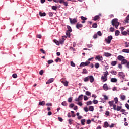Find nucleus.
Here are the masks:
<instances>
[{"label": "nucleus", "instance_id": "f257e3e1", "mask_svg": "<svg viewBox=\"0 0 129 129\" xmlns=\"http://www.w3.org/2000/svg\"><path fill=\"white\" fill-rule=\"evenodd\" d=\"M118 19H114L112 20V25L117 29L118 26H119V22H118Z\"/></svg>", "mask_w": 129, "mask_h": 129}, {"label": "nucleus", "instance_id": "f03ea898", "mask_svg": "<svg viewBox=\"0 0 129 129\" xmlns=\"http://www.w3.org/2000/svg\"><path fill=\"white\" fill-rule=\"evenodd\" d=\"M112 39H113V37L112 35L108 36L107 38L105 39L106 43H107V44H110V43H111V40H112Z\"/></svg>", "mask_w": 129, "mask_h": 129}, {"label": "nucleus", "instance_id": "7ed1b4c3", "mask_svg": "<svg viewBox=\"0 0 129 129\" xmlns=\"http://www.w3.org/2000/svg\"><path fill=\"white\" fill-rule=\"evenodd\" d=\"M118 75L120 78H122L123 79H124V78L125 77V74H124L123 72H119Z\"/></svg>", "mask_w": 129, "mask_h": 129}, {"label": "nucleus", "instance_id": "20e7f679", "mask_svg": "<svg viewBox=\"0 0 129 129\" xmlns=\"http://www.w3.org/2000/svg\"><path fill=\"white\" fill-rule=\"evenodd\" d=\"M82 99H83V95L82 94L79 96L78 98H76L75 99V101H77V102L81 101Z\"/></svg>", "mask_w": 129, "mask_h": 129}, {"label": "nucleus", "instance_id": "39448f33", "mask_svg": "<svg viewBox=\"0 0 129 129\" xmlns=\"http://www.w3.org/2000/svg\"><path fill=\"white\" fill-rule=\"evenodd\" d=\"M90 62L89 61H86L85 62H82L80 64V67H84V66H87V65H89Z\"/></svg>", "mask_w": 129, "mask_h": 129}, {"label": "nucleus", "instance_id": "423d86ee", "mask_svg": "<svg viewBox=\"0 0 129 129\" xmlns=\"http://www.w3.org/2000/svg\"><path fill=\"white\" fill-rule=\"evenodd\" d=\"M69 20L71 24H75V23H77V19L76 18H74L73 19H72L70 18Z\"/></svg>", "mask_w": 129, "mask_h": 129}, {"label": "nucleus", "instance_id": "0eeeda50", "mask_svg": "<svg viewBox=\"0 0 129 129\" xmlns=\"http://www.w3.org/2000/svg\"><path fill=\"white\" fill-rule=\"evenodd\" d=\"M95 60H98V61L100 62L101 61H102V60H103V57H102V56L100 55H97L95 57Z\"/></svg>", "mask_w": 129, "mask_h": 129}, {"label": "nucleus", "instance_id": "6e6552de", "mask_svg": "<svg viewBox=\"0 0 129 129\" xmlns=\"http://www.w3.org/2000/svg\"><path fill=\"white\" fill-rule=\"evenodd\" d=\"M89 80H90L91 83H93L94 82V77H93V76H89Z\"/></svg>", "mask_w": 129, "mask_h": 129}, {"label": "nucleus", "instance_id": "1a4fd4ad", "mask_svg": "<svg viewBox=\"0 0 129 129\" xmlns=\"http://www.w3.org/2000/svg\"><path fill=\"white\" fill-rule=\"evenodd\" d=\"M103 89L104 90H105V91H107V90H108L109 88H108V86H107V84H105L103 85Z\"/></svg>", "mask_w": 129, "mask_h": 129}, {"label": "nucleus", "instance_id": "9d476101", "mask_svg": "<svg viewBox=\"0 0 129 129\" xmlns=\"http://www.w3.org/2000/svg\"><path fill=\"white\" fill-rule=\"evenodd\" d=\"M54 81V78H51L48 80L47 82H46V84H50V83H52Z\"/></svg>", "mask_w": 129, "mask_h": 129}, {"label": "nucleus", "instance_id": "9b49d317", "mask_svg": "<svg viewBox=\"0 0 129 129\" xmlns=\"http://www.w3.org/2000/svg\"><path fill=\"white\" fill-rule=\"evenodd\" d=\"M117 59L119 60V61H122L124 59V57H123L122 55H119L117 57Z\"/></svg>", "mask_w": 129, "mask_h": 129}, {"label": "nucleus", "instance_id": "f8f14e48", "mask_svg": "<svg viewBox=\"0 0 129 129\" xmlns=\"http://www.w3.org/2000/svg\"><path fill=\"white\" fill-rule=\"evenodd\" d=\"M101 80H102L104 82H105V81H107V78H106V77H104L103 76H102L101 78Z\"/></svg>", "mask_w": 129, "mask_h": 129}, {"label": "nucleus", "instance_id": "ddd939ff", "mask_svg": "<svg viewBox=\"0 0 129 129\" xmlns=\"http://www.w3.org/2000/svg\"><path fill=\"white\" fill-rule=\"evenodd\" d=\"M126 63H127V60L124 58L121 61V64H122V65H124V64H126Z\"/></svg>", "mask_w": 129, "mask_h": 129}, {"label": "nucleus", "instance_id": "4468645a", "mask_svg": "<svg viewBox=\"0 0 129 129\" xmlns=\"http://www.w3.org/2000/svg\"><path fill=\"white\" fill-rule=\"evenodd\" d=\"M76 27L77 29H79V28H82V27H83V25L81 24L77 23Z\"/></svg>", "mask_w": 129, "mask_h": 129}, {"label": "nucleus", "instance_id": "2eb2a0df", "mask_svg": "<svg viewBox=\"0 0 129 129\" xmlns=\"http://www.w3.org/2000/svg\"><path fill=\"white\" fill-rule=\"evenodd\" d=\"M101 16V14H99V15H96L94 17V21H97V20H98V19H99V16Z\"/></svg>", "mask_w": 129, "mask_h": 129}, {"label": "nucleus", "instance_id": "dca6fc26", "mask_svg": "<svg viewBox=\"0 0 129 129\" xmlns=\"http://www.w3.org/2000/svg\"><path fill=\"white\" fill-rule=\"evenodd\" d=\"M111 82H117V79L115 78H112L111 79Z\"/></svg>", "mask_w": 129, "mask_h": 129}, {"label": "nucleus", "instance_id": "f3484780", "mask_svg": "<svg viewBox=\"0 0 129 129\" xmlns=\"http://www.w3.org/2000/svg\"><path fill=\"white\" fill-rule=\"evenodd\" d=\"M84 82H88V81H89V76L85 77L84 79Z\"/></svg>", "mask_w": 129, "mask_h": 129}, {"label": "nucleus", "instance_id": "a211bd4d", "mask_svg": "<svg viewBox=\"0 0 129 129\" xmlns=\"http://www.w3.org/2000/svg\"><path fill=\"white\" fill-rule=\"evenodd\" d=\"M45 104H46V102H45V101H42V102H39V105H42V106H44Z\"/></svg>", "mask_w": 129, "mask_h": 129}, {"label": "nucleus", "instance_id": "6ab92c4d", "mask_svg": "<svg viewBox=\"0 0 129 129\" xmlns=\"http://www.w3.org/2000/svg\"><path fill=\"white\" fill-rule=\"evenodd\" d=\"M61 83H62L64 86H68V81H66L65 82L64 81H61Z\"/></svg>", "mask_w": 129, "mask_h": 129}, {"label": "nucleus", "instance_id": "aec40b11", "mask_svg": "<svg viewBox=\"0 0 129 129\" xmlns=\"http://www.w3.org/2000/svg\"><path fill=\"white\" fill-rule=\"evenodd\" d=\"M122 52H123V53H129V49H124L122 50Z\"/></svg>", "mask_w": 129, "mask_h": 129}, {"label": "nucleus", "instance_id": "412c9836", "mask_svg": "<svg viewBox=\"0 0 129 129\" xmlns=\"http://www.w3.org/2000/svg\"><path fill=\"white\" fill-rule=\"evenodd\" d=\"M116 64H117V61H113L111 62V65H112V66H115V65H116Z\"/></svg>", "mask_w": 129, "mask_h": 129}, {"label": "nucleus", "instance_id": "4be33fe9", "mask_svg": "<svg viewBox=\"0 0 129 129\" xmlns=\"http://www.w3.org/2000/svg\"><path fill=\"white\" fill-rule=\"evenodd\" d=\"M103 76H104V77H106L107 78V76L108 75V72L106 71L105 72L103 73Z\"/></svg>", "mask_w": 129, "mask_h": 129}, {"label": "nucleus", "instance_id": "5701e85b", "mask_svg": "<svg viewBox=\"0 0 129 129\" xmlns=\"http://www.w3.org/2000/svg\"><path fill=\"white\" fill-rule=\"evenodd\" d=\"M89 110L90 111H93V110H94V108L93 107V106H90L89 107Z\"/></svg>", "mask_w": 129, "mask_h": 129}, {"label": "nucleus", "instance_id": "b1692460", "mask_svg": "<svg viewBox=\"0 0 129 129\" xmlns=\"http://www.w3.org/2000/svg\"><path fill=\"white\" fill-rule=\"evenodd\" d=\"M39 15L41 17H45L46 16V13L39 12Z\"/></svg>", "mask_w": 129, "mask_h": 129}, {"label": "nucleus", "instance_id": "393cba45", "mask_svg": "<svg viewBox=\"0 0 129 129\" xmlns=\"http://www.w3.org/2000/svg\"><path fill=\"white\" fill-rule=\"evenodd\" d=\"M110 107H111L113 105V103H114V102L113 101H111L108 102Z\"/></svg>", "mask_w": 129, "mask_h": 129}, {"label": "nucleus", "instance_id": "a878e982", "mask_svg": "<svg viewBox=\"0 0 129 129\" xmlns=\"http://www.w3.org/2000/svg\"><path fill=\"white\" fill-rule=\"evenodd\" d=\"M67 28L69 32H72V29H71V27H70V26H67Z\"/></svg>", "mask_w": 129, "mask_h": 129}, {"label": "nucleus", "instance_id": "bb28decb", "mask_svg": "<svg viewBox=\"0 0 129 129\" xmlns=\"http://www.w3.org/2000/svg\"><path fill=\"white\" fill-rule=\"evenodd\" d=\"M111 73L113 75H116V74H117V72L115 71H111Z\"/></svg>", "mask_w": 129, "mask_h": 129}, {"label": "nucleus", "instance_id": "cd10ccee", "mask_svg": "<svg viewBox=\"0 0 129 129\" xmlns=\"http://www.w3.org/2000/svg\"><path fill=\"white\" fill-rule=\"evenodd\" d=\"M82 125H84L85 124V119H83L81 120Z\"/></svg>", "mask_w": 129, "mask_h": 129}, {"label": "nucleus", "instance_id": "c85d7f7f", "mask_svg": "<svg viewBox=\"0 0 129 129\" xmlns=\"http://www.w3.org/2000/svg\"><path fill=\"white\" fill-rule=\"evenodd\" d=\"M116 110H117V111H120V110H121V107L119 106H117V108L116 109Z\"/></svg>", "mask_w": 129, "mask_h": 129}, {"label": "nucleus", "instance_id": "c756f323", "mask_svg": "<svg viewBox=\"0 0 129 129\" xmlns=\"http://www.w3.org/2000/svg\"><path fill=\"white\" fill-rule=\"evenodd\" d=\"M85 94L86 95H87V96H90V95H91V93L89 91H86Z\"/></svg>", "mask_w": 129, "mask_h": 129}, {"label": "nucleus", "instance_id": "7c9ffc66", "mask_svg": "<svg viewBox=\"0 0 129 129\" xmlns=\"http://www.w3.org/2000/svg\"><path fill=\"white\" fill-rule=\"evenodd\" d=\"M92 28H94L95 29H96V28H97V24L96 23H93L92 25Z\"/></svg>", "mask_w": 129, "mask_h": 129}, {"label": "nucleus", "instance_id": "2f4dec72", "mask_svg": "<svg viewBox=\"0 0 129 129\" xmlns=\"http://www.w3.org/2000/svg\"><path fill=\"white\" fill-rule=\"evenodd\" d=\"M114 101L115 104H116L118 102V98H117V97L115 98L114 99Z\"/></svg>", "mask_w": 129, "mask_h": 129}, {"label": "nucleus", "instance_id": "473e14b6", "mask_svg": "<svg viewBox=\"0 0 129 129\" xmlns=\"http://www.w3.org/2000/svg\"><path fill=\"white\" fill-rule=\"evenodd\" d=\"M120 32L119 30H116L115 32V36H119V34H120Z\"/></svg>", "mask_w": 129, "mask_h": 129}, {"label": "nucleus", "instance_id": "72a5a7b5", "mask_svg": "<svg viewBox=\"0 0 129 129\" xmlns=\"http://www.w3.org/2000/svg\"><path fill=\"white\" fill-rule=\"evenodd\" d=\"M54 42L57 44L58 46H59V45H60V42L59 41H58V40H54Z\"/></svg>", "mask_w": 129, "mask_h": 129}, {"label": "nucleus", "instance_id": "f704fd0d", "mask_svg": "<svg viewBox=\"0 0 129 129\" xmlns=\"http://www.w3.org/2000/svg\"><path fill=\"white\" fill-rule=\"evenodd\" d=\"M88 72H87V70L86 69H83V72H82L83 74H85L87 73Z\"/></svg>", "mask_w": 129, "mask_h": 129}, {"label": "nucleus", "instance_id": "c9c22d12", "mask_svg": "<svg viewBox=\"0 0 129 129\" xmlns=\"http://www.w3.org/2000/svg\"><path fill=\"white\" fill-rule=\"evenodd\" d=\"M81 20H82L83 21H86V20H87V18L85 17L84 16H81Z\"/></svg>", "mask_w": 129, "mask_h": 129}, {"label": "nucleus", "instance_id": "e433bc0d", "mask_svg": "<svg viewBox=\"0 0 129 129\" xmlns=\"http://www.w3.org/2000/svg\"><path fill=\"white\" fill-rule=\"evenodd\" d=\"M104 127H106V128L108 127V122H105V123H104Z\"/></svg>", "mask_w": 129, "mask_h": 129}, {"label": "nucleus", "instance_id": "4c0bfd02", "mask_svg": "<svg viewBox=\"0 0 129 129\" xmlns=\"http://www.w3.org/2000/svg\"><path fill=\"white\" fill-rule=\"evenodd\" d=\"M64 41H65V39L64 38H62V40L59 41V44H63V43H64Z\"/></svg>", "mask_w": 129, "mask_h": 129}, {"label": "nucleus", "instance_id": "58836bf2", "mask_svg": "<svg viewBox=\"0 0 129 129\" xmlns=\"http://www.w3.org/2000/svg\"><path fill=\"white\" fill-rule=\"evenodd\" d=\"M87 105H91L92 102L91 101H88L86 103Z\"/></svg>", "mask_w": 129, "mask_h": 129}, {"label": "nucleus", "instance_id": "ea45409f", "mask_svg": "<svg viewBox=\"0 0 129 129\" xmlns=\"http://www.w3.org/2000/svg\"><path fill=\"white\" fill-rule=\"evenodd\" d=\"M93 103H94V104H97L98 103V101H97V100H93Z\"/></svg>", "mask_w": 129, "mask_h": 129}, {"label": "nucleus", "instance_id": "a19ab883", "mask_svg": "<svg viewBox=\"0 0 129 129\" xmlns=\"http://www.w3.org/2000/svg\"><path fill=\"white\" fill-rule=\"evenodd\" d=\"M125 47H126V48H128V47H129V42H125Z\"/></svg>", "mask_w": 129, "mask_h": 129}, {"label": "nucleus", "instance_id": "79ce46f5", "mask_svg": "<svg viewBox=\"0 0 129 129\" xmlns=\"http://www.w3.org/2000/svg\"><path fill=\"white\" fill-rule=\"evenodd\" d=\"M120 98L122 100H124L125 99V96L122 95L121 96Z\"/></svg>", "mask_w": 129, "mask_h": 129}, {"label": "nucleus", "instance_id": "37998d69", "mask_svg": "<svg viewBox=\"0 0 129 129\" xmlns=\"http://www.w3.org/2000/svg\"><path fill=\"white\" fill-rule=\"evenodd\" d=\"M95 68H99V63H96L95 64Z\"/></svg>", "mask_w": 129, "mask_h": 129}, {"label": "nucleus", "instance_id": "c03bdc74", "mask_svg": "<svg viewBox=\"0 0 129 129\" xmlns=\"http://www.w3.org/2000/svg\"><path fill=\"white\" fill-rule=\"evenodd\" d=\"M55 62H61V59L60 58L57 57L55 60Z\"/></svg>", "mask_w": 129, "mask_h": 129}, {"label": "nucleus", "instance_id": "a18cd8bd", "mask_svg": "<svg viewBox=\"0 0 129 129\" xmlns=\"http://www.w3.org/2000/svg\"><path fill=\"white\" fill-rule=\"evenodd\" d=\"M122 34L124 35V36H126L127 34V32L126 31H122Z\"/></svg>", "mask_w": 129, "mask_h": 129}, {"label": "nucleus", "instance_id": "49530a36", "mask_svg": "<svg viewBox=\"0 0 129 129\" xmlns=\"http://www.w3.org/2000/svg\"><path fill=\"white\" fill-rule=\"evenodd\" d=\"M71 66L72 67H75V63L73 61H71Z\"/></svg>", "mask_w": 129, "mask_h": 129}, {"label": "nucleus", "instance_id": "de8ad7c7", "mask_svg": "<svg viewBox=\"0 0 129 129\" xmlns=\"http://www.w3.org/2000/svg\"><path fill=\"white\" fill-rule=\"evenodd\" d=\"M84 110L85 112H88V108L87 107L84 108Z\"/></svg>", "mask_w": 129, "mask_h": 129}, {"label": "nucleus", "instance_id": "09e8293b", "mask_svg": "<svg viewBox=\"0 0 129 129\" xmlns=\"http://www.w3.org/2000/svg\"><path fill=\"white\" fill-rule=\"evenodd\" d=\"M61 105L63 106H66L67 105V103H66V102L64 101L62 102Z\"/></svg>", "mask_w": 129, "mask_h": 129}, {"label": "nucleus", "instance_id": "8fccbe9b", "mask_svg": "<svg viewBox=\"0 0 129 129\" xmlns=\"http://www.w3.org/2000/svg\"><path fill=\"white\" fill-rule=\"evenodd\" d=\"M69 107L70 108H73V107H74V104L72 103L69 105Z\"/></svg>", "mask_w": 129, "mask_h": 129}, {"label": "nucleus", "instance_id": "3c124183", "mask_svg": "<svg viewBox=\"0 0 129 129\" xmlns=\"http://www.w3.org/2000/svg\"><path fill=\"white\" fill-rule=\"evenodd\" d=\"M68 102H72V97H70L68 98Z\"/></svg>", "mask_w": 129, "mask_h": 129}, {"label": "nucleus", "instance_id": "603ef678", "mask_svg": "<svg viewBox=\"0 0 129 129\" xmlns=\"http://www.w3.org/2000/svg\"><path fill=\"white\" fill-rule=\"evenodd\" d=\"M97 34L98 36H102V33L100 31H98Z\"/></svg>", "mask_w": 129, "mask_h": 129}, {"label": "nucleus", "instance_id": "864d4df0", "mask_svg": "<svg viewBox=\"0 0 129 129\" xmlns=\"http://www.w3.org/2000/svg\"><path fill=\"white\" fill-rule=\"evenodd\" d=\"M110 32H114V28L110 27Z\"/></svg>", "mask_w": 129, "mask_h": 129}, {"label": "nucleus", "instance_id": "5fc2aeb1", "mask_svg": "<svg viewBox=\"0 0 129 129\" xmlns=\"http://www.w3.org/2000/svg\"><path fill=\"white\" fill-rule=\"evenodd\" d=\"M53 62V60H49L48 61V64H52Z\"/></svg>", "mask_w": 129, "mask_h": 129}, {"label": "nucleus", "instance_id": "6e6d98bb", "mask_svg": "<svg viewBox=\"0 0 129 129\" xmlns=\"http://www.w3.org/2000/svg\"><path fill=\"white\" fill-rule=\"evenodd\" d=\"M52 9L54 11H56V10H57V7L55 6H53L52 7Z\"/></svg>", "mask_w": 129, "mask_h": 129}, {"label": "nucleus", "instance_id": "4d7b16f0", "mask_svg": "<svg viewBox=\"0 0 129 129\" xmlns=\"http://www.w3.org/2000/svg\"><path fill=\"white\" fill-rule=\"evenodd\" d=\"M84 100H88V97H87L86 96H84Z\"/></svg>", "mask_w": 129, "mask_h": 129}, {"label": "nucleus", "instance_id": "13d9d810", "mask_svg": "<svg viewBox=\"0 0 129 129\" xmlns=\"http://www.w3.org/2000/svg\"><path fill=\"white\" fill-rule=\"evenodd\" d=\"M112 90H113V91H115L117 90V87H113V89H112Z\"/></svg>", "mask_w": 129, "mask_h": 129}, {"label": "nucleus", "instance_id": "bf43d9fd", "mask_svg": "<svg viewBox=\"0 0 129 129\" xmlns=\"http://www.w3.org/2000/svg\"><path fill=\"white\" fill-rule=\"evenodd\" d=\"M63 4H64L66 7H67V6H68V3L67 2L63 1Z\"/></svg>", "mask_w": 129, "mask_h": 129}, {"label": "nucleus", "instance_id": "052dcab7", "mask_svg": "<svg viewBox=\"0 0 129 129\" xmlns=\"http://www.w3.org/2000/svg\"><path fill=\"white\" fill-rule=\"evenodd\" d=\"M12 77H13V78H17V76L16 74H13L12 75Z\"/></svg>", "mask_w": 129, "mask_h": 129}, {"label": "nucleus", "instance_id": "680f3d73", "mask_svg": "<svg viewBox=\"0 0 129 129\" xmlns=\"http://www.w3.org/2000/svg\"><path fill=\"white\" fill-rule=\"evenodd\" d=\"M43 73H44V71H43V70H41L40 72H39V74L40 75H43Z\"/></svg>", "mask_w": 129, "mask_h": 129}, {"label": "nucleus", "instance_id": "e2e57ef3", "mask_svg": "<svg viewBox=\"0 0 129 129\" xmlns=\"http://www.w3.org/2000/svg\"><path fill=\"white\" fill-rule=\"evenodd\" d=\"M105 115H107V116H109V111H106L105 112Z\"/></svg>", "mask_w": 129, "mask_h": 129}, {"label": "nucleus", "instance_id": "0e129e2a", "mask_svg": "<svg viewBox=\"0 0 129 129\" xmlns=\"http://www.w3.org/2000/svg\"><path fill=\"white\" fill-rule=\"evenodd\" d=\"M105 56H106V57H109V56H111V54H110V53H105Z\"/></svg>", "mask_w": 129, "mask_h": 129}, {"label": "nucleus", "instance_id": "69168bd1", "mask_svg": "<svg viewBox=\"0 0 129 129\" xmlns=\"http://www.w3.org/2000/svg\"><path fill=\"white\" fill-rule=\"evenodd\" d=\"M69 124H72V119H69Z\"/></svg>", "mask_w": 129, "mask_h": 129}, {"label": "nucleus", "instance_id": "338daca9", "mask_svg": "<svg viewBox=\"0 0 129 129\" xmlns=\"http://www.w3.org/2000/svg\"><path fill=\"white\" fill-rule=\"evenodd\" d=\"M125 107L127 109H129V105L128 104L126 103L125 104Z\"/></svg>", "mask_w": 129, "mask_h": 129}, {"label": "nucleus", "instance_id": "774afa93", "mask_svg": "<svg viewBox=\"0 0 129 129\" xmlns=\"http://www.w3.org/2000/svg\"><path fill=\"white\" fill-rule=\"evenodd\" d=\"M126 67L129 69V61L127 63Z\"/></svg>", "mask_w": 129, "mask_h": 129}]
</instances>
